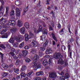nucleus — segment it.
<instances>
[{
  "label": "nucleus",
  "instance_id": "f257e3e1",
  "mask_svg": "<svg viewBox=\"0 0 80 80\" xmlns=\"http://www.w3.org/2000/svg\"><path fill=\"white\" fill-rule=\"evenodd\" d=\"M38 59V56L37 54H36L34 55V57L33 58V61L32 62V65H33V67H35L34 68L35 70H37L38 69V68L37 67V59Z\"/></svg>",
  "mask_w": 80,
  "mask_h": 80
},
{
  "label": "nucleus",
  "instance_id": "f03ea898",
  "mask_svg": "<svg viewBox=\"0 0 80 80\" xmlns=\"http://www.w3.org/2000/svg\"><path fill=\"white\" fill-rule=\"evenodd\" d=\"M53 57L54 58L56 59V60L60 59V58H63V56L60 53H55L54 54Z\"/></svg>",
  "mask_w": 80,
  "mask_h": 80
},
{
  "label": "nucleus",
  "instance_id": "7ed1b4c3",
  "mask_svg": "<svg viewBox=\"0 0 80 80\" xmlns=\"http://www.w3.org/2000/svg\"><path fill=\"white\" fill-rule=\"evenodd\" d=\"M14 38L17 42H20L22 41H23V40H24V37L22 35H20L18 37L15 36Z\"/></svg>",
  "mask_w": 80,
  "mask_h": 80
},
{
  "label": "nucleus",
  "instance_id": "20e7f679",
  "mask_svg": "<svg viewBox=\"0 0 80 80\" xmlns=\"http://www.w3.org/2000/svg\"><path fill=\"white\" fill-rule=\"evenodd\" d=\"M58 63L59 64H61V65L64 64V65L63 66V67H66L67 66V63L66 62H64V61L62 59L58 60Z\"/></svg>",
  "mask_w": 80,
  "mask_h": 80
},
{
  "label": "nucleus",
  "instance_id": "39448f33",
  "mask_svg": "<svg viewBox=\"0 0 80 80\" xmlns=\"http://www.w3.org/2000/svg\"><path fill=\"white\" fill-rule=\"evenodd\" d=\"M49 77L50 78H56V77H57L56 72H50L49 74Z\"/></svg>",
  "mask_w": 80,
  "mask_h": 80
},
{
  "label": "nucleus",
  "instance_id": "423d86ee",
  "mask_svg": "<svg viewBox=\"0 0 80 80\" xmlns=\"http://www.w3.org/2000/svg\"><path fill=\"white\" fill-rule=\"evenodd\" d=\"M10 17L12 18H15V11L14 10H12L10 13Z\"/></svg>",
  "mask_w": 80,
  "mask_h": 80
},
{
  "label": "nucleus",
  "instance_id": "0eeeda50",
  "mask_svg": "<svg viewBox=\"0 0 80 80\" xmlns=\"http://www.w3.org/2000/svg\"><path fill=\"white\" fill-rule=\"evenodd\" d=\"M8 23L10 25L15 26L16 25V22L14 20H10L8 22Z\"/></svg>",
  "mask_w": 80,
  "mask_h": 80
},
{
  "label": "nucleus",
  "instance_id": "6e6552de",
  "mask_svg": "<svg viewBox=\"0 0 80 80\" xmlns=\"http://www.w3.org/2000/svg\"><path fill=\"white\" fill-rule=\"evenodd\" d=\"M22 25H23V22H22V21L20 20H18V21L17 26L19 27H21L22 26Z\"/></svg>",
  "mask_w": 80,
  "mask_h": 80
},
{
  "label": "nucleus",
  "instance_id": "1a4fd4ad",
  "mask_svg": "<svg viewBox=\"0 0 80 80\" xmlns=\"http://www.w3.org/2000/svg\"><path fill=\"white\" fill-rule=\"evenodd\" d=\"M17 30V28L16 27H14L10 29V31L12 33H15Z\"/></svg>",
  "mask_w": 80,
  "mask_h": 80
},
{
  "label": "nucleus",
  "instance_id": "9d476101",
  "mask_svg": "<svg viewBox=\"0 0 80 80\" xmlns=\"http://www.w3.org/2000/svg\"><path fill=\"white\" fill-rule=\"evenodd\" d=\"M26 29L24 27H23L20 30V33L21 34H23L24 35L25 33Z\"/></svg>",
  "mask_w": 80,
  "mask_h": 80
},
{
  "label": "nucleus",
  "instance_id": "9b49d317",
  "mask_svg": "<svg viewBox=\"0 0 80 80\" xmlns=\"http://www.w3.org/2000/svg\"><path fill=\"white\" fill-rule=\"evenodd\" d=\"M70 45L68 44V52L69 53L70 57H72V50L70 49Z\"/></svg>",
  "mask_w": 80,
  "mask_h": 80
},
{
  "label": "nucleus",
  "instance_id": "f8f14e48",
  "mask_svg": "<svg viewBox=\"0 0 80 80\" xmlns=\"http://www.w3.org/2000/svg\"><path fill=\"white\" fill-rule=\"evenodd\" d=\"M2 67L3 68L4 70H6V69H7V68H8V66L7 64L4 63L2 64Z\"/></svg>",
  "mask_w": 80,
  "mask_h": 80
},
{
  "label": "nucleus",
  "instance_id": "ddd939ff",
  "mask_svg": "<svg viewBox=\"0 0 80 80\" xmlns=\"http://www.w3.org/2000/svg\"><path fill=\"white\" fill-rule=\"evenodd\" d=\"M14 41H15V38H14L11 37L10 38V39L9 40V42L11 43H14Z\"/></svg>",
  "mask_w": 80,
  "mask_h": 80
},
{
  "label": "nucleus",
  "instance_id": "4468645a",
  "mask_svg": "<svg viewBox=\"0 0 80 80\" xmlns=\"http://www.w3.org/2000/svg\"><path fill=\"white\" fill-rule=\"evenodd\" d=\"M51 51L52 50H51V49H50V48H47L45 53L46 54H50V53H51Z\"/></svg>",
  "mask_w": 80,
  "mask_h": 80
},
{
  "label": "nucleus",
  "instance_id": "2eb2a0df",
  "mask_svg": "<svg viewBox=\"0 0 80 80\" xmlns=\"http://www.w3.org/2000/svg\"><path fill=\"white\" fill-rule=\"evenodd\" d=\"M51 36H52V38L55 41H56V42H57V37H56V36H55V34L53 33H52L51 34Z\"/></svg>",
  "mask_w": 80,
  "mask_h": 80
},
{
  "label": "nucleus",
  "instance_id": "dca6fc26",
  "mask_svg": "<svg viewBox=\"0 0 80 80\" xmlns=\"http://www.w3.org/2000/svg\"><path fill=\"white\" fill-rule=\"evenodd\" d=\"M24 37H25V41H28L29 40V39L30 38H28V34H25L24 35Z\"/></svg>",
  "mask_w": 80,
  "mask_h": 80
},
{
  "label": "nucleus",
  "instance_id": "f3484780",
  "mask_svg": "<svg viewBox=\"0 0 80 80\" xmlns=\"http://www.w3.org/2000/svg\"><path fill=\"white\" fill-rule=\"evenodd\" d=\"M42 33L43 34H46V35L48 33V30L45 28H43L42 29Z\"/></svg>",
  "mask_w": 80,
  "mask_h": 80
},
{
  "label": "nucleus",
  "instance_id": "a211bd4d",
  "mask_svg": "<svg viewBox=\"0 0 80 80\" xmlns=\"http://www.w3.org/2000/svg\"><path fill=\"white\" fill-rule=\"evenodd\" d=\"M31 43L33 45V46H37V45L38 44L37 42L34 40H32Z\"/></svg>",
  "mask_w": 80,
  "mask_h": 80
},
{
  "label": "nucleus",
  "instance_id": "6ab92c4d",
  "mask_svg": "<svg viewBox=\"0 0 80 80\" xmlns=\"http://www.w3.org/2000/svg\"><path fill=\"white\" fill-rule=\"evenodd\" d=\"M8 75V72H3L2 73V76L3 77L2 78H4L5 77H7Z\"/></svg>",
  "mask_w": 80,
  "mask_h": 80
},
{
  "label": "nucleus",
  "instance_id": "aec40b11",
  "mask_svg": "<svg viewBox=\"0 0 80 80\" xmlns=\"http://www.w3.org/2000/svg\"><path fill=\"white\" fill-rule=\"evenodd\" d=\"M27 69V67L25 65L22 66V68L21 69V72H24V70H25Z\"/></svg>",
  "mask_w": 80,
  "mask_h": 80
},
{
  "label": "nucleus",
  "instance_id": "412c9836",
  "mask_svg": "<svg viewBox=\"0 0 80 80\" xmlns=\"http://www.w3.org/2000/svg\"><path fill=\"white\" fill-rule=\"evenodd\" d=\"M21 4V2L19 0H17L15 2V4L16 5H20Z\"/></svg>",
  "mask_w": 80,
  "mask_h": 80
},
{
  "label": "nucleus",
  "instance_id": "4be33fe9",
  "mask_svg": "<svg viewBox=\"0 0 80 80\" xmlns=\"http://www.w3.org/2000/svg\"><path fill=\"white\" fill-rule=\"evenodd\" d=\"M6 14L5 16H7L8 15V11L9 10V7H6Z\"/></svg>",
  "mask_w": 80,
  "mask_h": 80
},
{
  "label": "nucleus",
  "instance_id": "5701e85b",
  "mask_svg": "<svg viewBox=\"0 0 80 80\" xmlns=\"http://www.w3.org/2000/svg\"><path fill=\"white\" fill-rule=\"evenodd\" d=\"M43 65H44L45 66L47 65L48 64V61H47V59H45L43 61Z\"/></svg>",
  "mask_w": 80,
  "mask_h": 80
},
{
  "label": "nucleus",
  "instance_id": "b1692460",
  "mask_svg": "<svg viewBox=\"0 0 80 80\" xmlns=\"http://www.w3.org/2000/svg\"><path fill=\"white\" fill-rule=\"evenodd\" d=\"M22 53L23 57H25V56H26L27 55V51L26 50L23 51Z\"/></svg>",
  "mask_w": 80,
  "mask_h": 80
},
{
  "label": "nucleus",
  "instance_id": "393cba45",
  "mask_svg": "<svg viewBox=\"0 0 80 80\" xmlns=\"http://www.w3.org/2000/svg\"><path fill=\"white\" fill-rule=\"evenodd\" d=\"M0 48H2V49H5L6 48V47L5 46V45L4 44H0Z\"/></svg>",
  "mask_w": 80,
  "mask_h": 80
},
{
  "label": "nucleus",
  "instance_id": "a878e982",
  "mask_svg": "<svg viewBox=\"0 0 80 80\" xmlns=\"http://www.w3.org/2000/svg\"><path fill=\"white\" fill-rule=\"evenodd\" d=\"M20 75L21 76V78H22V77H25L26 76V74L23 72H22L21 73Z\"/></svg>",
  "mask_w": 80,
  "mask_h": 80
},
{
  "label": "nucleus",
  "instance_id": "bb28decb",
  "mask_svg": "<svg viewBox=\"0 0 80 80\" xmlns=\"http://www.w3.org/2000/svg\"><path fill=\"white\" fill-rule=\"evenodd\" d=\"M24 26L26 28H29V23L28 22H26L24 24Z\"/></svg>",
  "mask_w": 80,
  "mask_h": 80
},
{
  "label": "nucleus",
  "instance_id": "cd10ccee",
  "mask_svg": "<svg viewBox=\"0 0 80 80\" xmlns=\"http://www.w3.org/2000/svg\"><path fill=\"white\" fill-rule=\"evenodd\" d=\"M65 78L66 79H67V78H68L69 77H70V75H69V74L67 73H66L65 75Z\"/></svg>",
  "mask_w": 80,
  "mask_h": 80
},
{
  "label": "nucleus",
  "instance_id": "c85d7f7f",
  "mask_svg": "<svg viewBox=\"0 0 80 80\" xmlns=\"http://www.w3.org/2000/svg\"><path fill=\"white\" fill-rule=\"evenodd\" d=\"M24 45V42H22L19 45V47L20 48H22V47H23Z\"/></svg>",
  "mask_w": 80,
  "mask_h": 80
},
{
  "label": "nucleus",
  "instance_id": "c756f323",
  "mask_svg": "<svg viewBox=\"0 0 80 80\" xmlns=\"http://www.w3.org/2000/svg\"><path fill=\"white\" fill-rule=\"evenodd\" d=\"M43 28V27L42 26H40L39 28L38 29V32H42V29Z\"/></svg>",
  "mask_w": 80,
  "mask_h": 80
},
{
  "label": "nucleus",
  "instance_id": "7c9ffc66",
  "mask_svg": "<svg viewBox=\"0 0 80 80\" xmlns=\"http://www.w3.org/2000/svg\"><path fill=\"white\" fill-rule=\"evenodd\" d=\"M34 80H42V78L38 77H34Z\"/></svg>",
  "mask_w": 80,
  "mask_h": 80
},
{
  "label": "nucleus",
  "instance_id": "2f4dec72",
  "mask_svg": "<svg viewBox=\"0 0 80 80\" xmlns=\"http://www.w3.org/2000/svg\"><path fill=\"white\" fill-rule=\"evenodd\" d=\"M6 47L8 48H9V49L10 48H12V47H11V45H9L8 44H7L6 45Z\"/></svg>",
  "mask_w": 80,
  "mask_h": 80
},
{
  "label": "nucleus",
  "instance_id": "473e14b6",
  "mask_svg": "<svg viewBox=\"0 0 80 80\" xmlns=\"http://www.w3.org/2000/svg\"><path fill=\"white\" fill-rule=\"evenodd\" d=\"M74 41V39L72 38H71L69 39V41H68V43L69 44L71 42L72 43V42H73Z\"/></svg>",
  "mask_w": 80,
  "mask_h": 80
},
{
  "label": "nucleus",
  "instance_id": "72a5a7b5",
  "mask_svg": "<svg viewBox=\"0 0 80 80\" xmlns=\"http://www.w3.org/2000/svg\"><path fill=\"white\" fill-rule=\"evenodd\" d=\"M10 55H11L12 57H14V56L15 55V53L13 52H10L8 54L9 56H10Z\"/></svg>",
  "mask_w": 80,
  "mask_h": 80
},
{
  "label": "nucleus",
  "instance_id": "f704fd0d",
  "mask_svg": "<svg viewBox=\"0 0 80 80\" xmlns=\"http://www.w3.org/2000/svg\"><path fill=\"white\" fill-rule=\"evenodd\" d=\"M15 64L16 65H18L20 64V60H17L15 63Z\"/></svg>",
  "mask_w": 80,
  "mask_h": 80
},
{
  "label": "nucleus",
  "instance_id": "c9c22d12",
  "mask_svg": "<svg viewBox=\"0 0 80 80\" xmlns=\"http://www.w3.org/2000/svg\"><path fill=\"white\" fill-rule=\"evenodd\" d=\"M25 60L26 62H28V63H29V62H30L31 61V60H30V59L28 58H26L25 59Z\"/></svg>",
  "mask_w": 80,
  "mask_h": 80
},
{
  "label": "nucleus",
  "instance_id": "e433bc0d",
  "mask_svg": "<svg viewBox=\"0 0 80 80\" xmlns=\"http://www.w3.org/2000/svg\"><path fill=\"white\" fill-rule=\"evenodd\" d=\"M47 43H48V40H47L44 44H43V46L45 48V47H47Z\"/></svg>",
  "mask_w": 80,
  "mask_h": 80
},
{
  "label": "nucleus",
  "instance_id": "4c0bfd02",
  "mask_svg": "<svg viewBox=\"0 0 80 80\" xmlns=\"http://www.w3.org/2000/svg\"><path fill=\"white\" fill-rule=\"evenodd\" d=\"M7 37H8V36H7V34L2 35L1 36V38H7Z\"/></svg>",
  "mask_w": 80,
  "mask_h": 80
},
{
  "label": "nucleus",
  "instance_id": "58836bf2",
  "mask_svg": "<svg viewBox=\"0 0 80 80\" xmlns=\"http://www.w3.org/2000/svg\"><path fill=\"white\" fill-rule=\"evenodd\" d=\"M33 73V71H30L29 73H28L27 75V77H30L32 74Z\"/></svg>",
  "mask_w": 80,
  "mask_h": 80
},
{
  "label": "nucleus",
  "instance_id": "ea45409f",
  "mask_svg": "<svg viewBox=\"0 0 80 80\" xmlns=\"http://www.w3.org/2000/svg\"><path fill=\"white\" fill-rule=\"evenodd\" d=\"M14 72H15V73H16L18 74L19 73V69H15Z\"/></svg>",
  "mask_w": 80,
  "mask_h": 80
},
{
  "label": "nucleus",
  "instance_id": "a19ab883",
  "mask_svg": "<svg viewBox=\"0 0 80 80\" xmlns=\"http://www.w3.org/2000/svg\"><path fill=\"white\" fill-rule=\"evenodd\" d=\"M12 44L14 47H18V42L13 43Z\"/></svg>",
  "mask_w": 80,
  "mask_h": 80
},
{
  "label": "nucleus",
  "instance_id": "79ce46f5",
  "mask_svg": "<svg viewBox=\"0 0 80 80\" xmlns=\"http://www.w3.org/2000/svg\"><path fill=\"white\" fill-rule=\"evenodd\" d=\"M60 80H65V78L64 76H61L60 77Z\"/></svg>",
  "mask_w": 80,
  "mask_h": 80
},
{
  "label": "nucleus",
  "instance_id": "37998d69",
  "mask_svg": "<svg viewBox=\"0 0 80 80\" xmlns=\"http://www.w3.org/2000/svg\"><path fill=\"white\" fill-rule=\"evenodd\" d=\"M28 11V7H27L26 8H25V9H24V13H23V15H24V14H25L26 12H27V11Z\"/></svg>",
  "mask_w": 80,
  "mask_h": 80
},
{
  "label": "nucleus",
  "instance_id": "c03bdc74",
  "mask_svg": "<svg viewBox=\"0 0 80 80\" xmlns=\"http://www.w3.org/2000/svg\"><path fill=\"white\" fill-rule=\"evenodd\" d=\"M16 13H19V12H20V9H19V8H16Z\"/></svg>",
  "mask_w": 80,
  "mask_h": 80
},
{
  "label": "nucleus",
  "instance_id": "a18cd8bd",
  "mask_svg": "<svg viewBox=\"0 0 80 80\" xmlns=\"http://www.w3.org/2000/svg\"><path fill=\"white\" fill-rule=\"evenodd\" d=\"M52 59H53L52 58H50L49 59L48 61V63L50 64V63H52Z\"/></svg>",
  "mask_w": 80,
  "mask_h": 80
},
{
  "label": "nucleus",
  "instance_id": "49530a36",
  "mask_svg": "<svg viewBox=\"0 0 80 80\" xmlns=\"http://www.w3.org/2000/svg\"><path fill=\"white\" fill-rule=\"evenodd\" d=\"M36 52V51L34 49H32L31 51V53L32 54H34Z\"/></svg>",
  "mask_w": 80,
  "mask_h": 80
},
{
  "label": "nucleus",
  "instance_id": "de8ad7c7",
  "mask_svg": "<svg viewBox=\"0 0 80 80\" xmlns=\"http://www.w3.org/2000/svg\"><path fill=\"white\" fill-rule=\"evenodd\" d=\"M30 47L26 45L24 47V49L25 50H28V49H29Z\"/></svg>",
  "mask_w": 80,
  "mask_h": 80
},
{
  "label": "nucleus",
  "instance_id": "09e8293b",
  "mask_svg": "<svg viewBox=\"0 0 80 80\" xmlns=\"http://www.w3.org/2000/svg\"><path fill=\"white\" fill-rule=\"evenodd\" d=\"M47 39V38L46 37H44V38H41V39L43 42H45V41L46 40V39Z\"/></svg>",
  "mask_w": 80,
  "mask_h": 80
},
{
  "label": "nucleus",
  "instance_id": "8fccbe9b",
  "mask_svg": "<svg viewBox=\"0 0 80 80\" xmlns=\"http://www.w3.org/2000/svg\"><path fill=\"white\" fill-rule=\"evenodd\" d=\"M61 49L62 50H65L66 49V47L64 46H62L61 47Z\"/></svg>",
  "mask_w": 80,
  "mask_h": 80
},
{
  "label": "nucleus",
  "instance_id": "3c124183",
  "mask_svg": "<svg viewBox=\"0 0 80 80\" xmlns=\"http://www.w3.org/2000/svg\"><path fill=\"white\" fill-rule=\"evenodd\" d=\"M16 15L18 17H20V12H16Z\"/></svg>",
  "mask_w": 80,
  "mask_h": 80
},
{
  "label": "nucleus",
  "instance_id": "603ef678",
  "mask_svg": "<svg viewBox=\"0 0 80 80\" xmlns=\"http://www.w3.org/2000/svg\"><path fill=\"white\" fill-rule=\"evenodd\" d=\"M40 50L42 51H44L45 50V47H41L40 48Z\"/></svg>",
  "mask_w": 80,
  "mask_h": 80
},
{
  "label": "nucleus",
  "instance_id": "864d4df0",
  "mask_svg": "<svg viewBox=\"0 0 80 80\" xmlns=\"http://www.w3.org/2000/svg\"><path fill=\"white\" fill-rule=\"evenodd\" d=\"M58 28H59V29L61 28V27H62V26H61V25H60V23H58Z\"/></svg>",
  "mask_w": 80,
  "mask_h": 80
},
{
  "label": "nucleus",
  "instance_id": "5fc2aeb1",
  "mask_svg": "<svg viewBox=\"0 0 80 80\" xmlns=\"http://www.w3.org/2000/svg\"><path fill=\"white\" fill-rule=\"evenodd\" d=\"M8 71L10 73H13V69H10L8 70Z\"/></svg>",
  "mask_w": 80,
  "mask_h": 80
},
{
  "label": "nucleus",
  "instance_id": "6e6d98bb",
  "mask_svg": "<svg viewBox=\"0 0 80 80\" xmlns=\"http://www.w3.org/2000/svg\"><path fill=\"white\" fill-rule=\"evenodd\" d=\"M15 49L13 48H12V49L11 50V52H15Z\"/></svg>",
  "mask_w": 80,
  "mask_h": 80
},
{
  "label": "nucleus",
  "instance_id": "4d7b16f0",
  "mask_svg": "<svg viewBox=\"0 0 80 80\" xmlns=\"http://www.w3.org/2000/svg\"><path fill=\"white\" fill-rule=\"evenodd\" d=\"M46 2L47 3H46V5H49V2H50V0H46Z\"/></svg>",
  "mask_w": 80,
  "mask_h": 80
},
{
  "label": "nucleus",
  "instance_id": "13d9d810",
  "mask_svg": "<svg viewBox=\"0 0 80 80\" xmlns=\"http://www.w3.org/2000/svg\"><path fill=\"white\" fill-rule=\"evenodd\" d=\"M13 57V58H14V59H16L18 58V57L17 56V55H14V57Z\"/></svg>",
  "mask_w": 80,
  "mask_h": 80
},
{
  "label": "nucleus",
  "instance_id": "bf43d9fd",
  "mask_svg": "<svg viewBox=\"0 0 80 80\" xmlns=\"http://www.w3.org/2000/svg\"><path fill=\"white\" fill-rule=\"evenodd\" d=\"M50 57V56L48 55H46L44 57V58H48Z\"/></svg>",
  "mask_w": 80,
  "mask_h": 80
},
{
  "label": "nucleus",
  "instance_id": "052dcab7",
  "mask_svg": "<svg viewBox=\"0 0 80 80\" xmlns=\"http://www.w3.org/2000/svg\"><path fill=\"white\" fill-rule=\"evenodd\" d=\"M0 55H1V58L3 60V54H2V53H1V52H0Z\"/></svg>",
  "mask_w": 80,
  "mask_h": 80
},
{
  "label": "nucleus",
  "instance_id": "680f3d73",
  "mask_svg": "<svg viewBox=\"0 0 80 80\" xmlns=\"http://www.w3.org/2000/svg\"><path fill=\"white\" fill-rule=\"evenodd\" d=\"M37 67L38 68H41V65L39 64L37 66Z\"/></svg>",
  "mask_w": 80,
  "mask_h": 80
},
{
  "label": "nucleus",
  "instance_id": "e2e57ef3",
  "mask_svg": "<svg viewBox=\"0 0 80 80\" xmlns=\"http://www.w3.org/2000/svg\"><path fill=\"white\" fill-rule=\"evenodd\" d=\"M39 73H40V75H43L44 74V73H43V72H39Z\"/></svg>",
  "mask_w": 80,
  "mask_h": 80
},
{
  "label": "nucleus",
  "instance_id": "0e129e2a",
  "mask_svg": "<svg viewBox=\"0 0 80 80\" xmlns=\"http://www.w3.org/2000/svg\"><path fill=\"white\" fill-rule=\"evenodd\" d=\"M49 29L50 30H51L52 31L53 30V28H52V26H51L50 25L49 26Z\"/></svg>",
  "mask_w": 80,
  "mask_h": 80
},
{
  "label": "nucleus",
  "instance_id": "69168bd1",
  "mask_svg": "<svg viewBox=\"0 0 80 80\" xmlns=\"http://www.w3.org/2000/svg\"><path fill=\"white\" fill-rule=\"evenodd\" d=\"M63 68V66H60V67H59V70H62Z\"/></svg>",
  "mask_w": 80,
  "mask_h": 80
},
{
  "label": "nucleus",
  "instance_id": "338daca9",
  "mask_svg": "<svg viewBox=\"0 0 80 80\" xmlns=\"http://www.w3.org/2000/svg\"><path fill=\"white\" fill-rule=\"evenodd\" d=\"M36 75L37 76H39V75H40V72H37L36 74Z\"/></svg>",
  "mask_w": 80,
  "mask_h": 80
},
{
  "label": "nucleus",
  "instance_id": "774afa93",
  "mask_svg": "<svg viewBox=\"0 0 80 80\" xmlns=\"http://www.w3.org/2000/svg\"><path fill=\"white\" fill-rule=\"evenodd\" d=\"M30 36H31V37H33V33H32V32H30Z\"/></svg>",
  "mask_w": 80,
  "mask_h": 80
}]
</instances>
